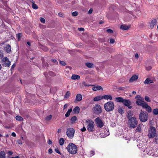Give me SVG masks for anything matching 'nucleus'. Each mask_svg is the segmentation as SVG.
I'll use <instances>...</instances> for the list:
<instances>
[{
  "label": "nucleus",
  "mask_w": 158,
  "mask_h": 158,
  "mask_svg": "<svg viewBox=\"0 0 158 158\" xmlns=\"http://www.w3.org/2000/svg\"><path fill=\"white\" fill-rule=\"evenodd\" d=\"M115 99L117 102L123 103L125 106H127L129 109H131L132 107V106H130L131 104V102L128 100L124 99L120 97L116 98Z\"/></svg>",
  "instance_id": "1"
},
{
  "label": "nucleus",
  "mask_w": 158,
  "mask_h": 158,
  "mask_svg": "<svg viewBox=\"0 0 158 158\" xmlns=\"http://www.w3.org/2000/svg\"><path fill=\"white\" fill-rule=\"evenodd\" d=\"M66 148L68 152L72 154H75L77 152V147L73 143H69Z\"/></svg>",
  "instance_id": "2"
},
{
  "label": "nucleus",
  "mask_w": 158,
  "mask_h": 158,
  "mask_svg": "<svg viewBox=\"0 0 158 158\" xmlns=\"http://www.w3.org/2000/svg\"><path fill=\"white\" fill-rule=\"evenodd\" d=\"M114 107V105L112 102H108L105 104L104 108L107 112H110L113 111Z\"/></svg>",
  "instance_id": "3"
},
{
  "label": "nucleus",
  "mask_w": 158,
  "mask_h": 158,
  "mask_svg": "<svg viewBox=\"0 0 158 158\" xmlns=\"http://www.w3.org/2000/svg\"><path fill=\"white\" fill-rule=\"evenodd\" d=\"M138 122L136 118L135 117H133L129 119L128 125L130 128H134L137 126Z\"/></svg>",
  "instance_id": "4"
},
{
  "label": "nucleus",
  "mask_w": 158,
  "mask_h": 158,
  "mask_svg": "<svg viewBox=\"0 0 158 158\" xmlns=\"http://www.w3.org/2000/svg\"><path fill=\"white\" fill-rule=\"evenodd\" d=\"M86 123L87 124V129L89 132H92L94 130V123L91 120L87 119L86 121Z\"/></svg>",
  "instance_id": "5"
},
{
  "label": "nucleus",
  "mask_w": 158,
  "mask_h": 158,
  "mask_svg": "<svg viewBox=\"0 0 158 158\" xmlns=\"http://www.w3.org/2000/svg\"><path fill=\"white\" fill-rule=\"evenodd\" d=\"M140 120L142 122H145L148 119V114L146 112L141 111L139 115Z\"/></svg>",
  "instance_id": "6"
},
{
  "label": "nucleus",
  "mask_w": 158,
  "mask_h": 158,
  "mask_svg": "<svg viewBox=\"0 0 158 158\" xmlns=\"http://www.w3.org/2000/svg\"><path fill=\"white\" fill-rule=\"evenodd\" d=\"M148 136L150 138H154L156 134V131L155 128L151 126L149 130Z\"/></svg>",
  "instance_id": "7"
},
{
  "label": "nucleus",
  "mask_w": 158,
  "mask_h": 158,
  "mask_svg": "<svg viewBox=\"0 0 158 158\" xmlns=\"http://www.w3.org/2000/svg\"><path fill=\"white\" fill-rule=\"evenodd\" d=\"M3 48L4 50L7 53L10 52L11 51V47L9 44H5L4 43H2L0 44V48Z\"/></svg>",
  "instance_id": "8"
},
{
  "label": "nucleus",
  "mask_w": 158,
  "mask_h": 158,
  "mask_svg": "<svg viewBox=\"0 0 158 158\" xmlns=\"http://www.w3.org/2000/svg\"><path fill=\"white\" fill-rule=\"evenodd\" d=\"M75 132L74 129L72 128H69L67 129L66 134L69 138H72L74 136Z\"/></svg>",
  "instance_id": "9"
},
{
  "label": "nucleus",
  "mask_w": 158,
  "mask_h": 158,
  "mask_svg": "<svg viewBox=\"0 0 158 158\" xmlns=\"http://www.w3.org/2000/svg\"><path fill=\"white\" fill-rule=\"evenodd\" d=\"M93 110L94 113L96 114H99L102 112V108L100 106L97 104L94 107Z\"/></svg>",
  "instance_id": "10"
},
{
  "label": "nucleus",
  "mask_w": 158,
  "mask_h": 158,
  "mask_svg": "<svg viewBox=\"0 0 158 158\" xmlns=\"http://www.w3.org/2000/svg\"><path fill=\"white\" fill-rule=\"evenodd\" d=\"M95 122L98 127L102 128L104 125V123L102 120L99 117L95 118Z\"/></svg>",
  "instance_id": "11"
},
{
  "label": "nucleus",
  "mask_w": 158,
  "mask_h": 158,
  "mask_svg": "<svg viewBox=\"0 0 158 158\" xmlns=\"http://www.w3.org/2000/svg\"><path fill=\"white\" fill-rule=\"evenodd\" d=\"M3 65L5 66L9 67L10 65V62L9 61V59L7 57H5L2 59Z\"/></svg>",
  "instance_id": "12"
},
{
  "label": "nucleus",
  "mask_w": 158,
  "mask_h": 158,
  "mask_svg": "<svg viewBox=\"0 0 158 158\" xmlns=\"http://www.w3.org/2000/svg\"><path fill=\"white\" fill-rule=\"evenodd\" d=\"M131 27L130 25H126V24H122L121 25L120 28L123 30H127L129 29Z\"/></svg>",
  "instance_id": "13"
},
{
  "label": "nucleus",
  "mask_w": 158,
  "mask_h": 158,
  "mask_svg": "<svg viewBox=\"0 0 158 158\" xmlns=\"http://www.w3.org/2000/svg\"><path fill=\"white\" fill-rule=\"evenodd\" d=\"M103 99H104L107 100H111L112 99V97L110 95H106L102 96Z\"/></svg>",
  "instance_id": "14"
},
{
  "label": "nucleus",
  "mask_w": 158,
  "mask_h": 158,
  "mask_svg": "<svg viewBox=\"0 0 158 158\" xmlns=\"http://www.w3.org/2000/svg\"><path fill=\"white\" fill-rule=\"evenodd\" d=\"M157 21L156 19L152 20L150 23V27L151 28H153L154 26L157 24Z\"/></svg>",
  "instance_id": "15"
},
{
  "label": "nucleus",
  "mask_w": 158,
  "mask_h": 158,
  "mask_svg": "<svg viewBox=\"0 0 158 158\" xmlns=\"http://www.w3.org/2000/svg\"><path fill=\"white\" fill-rule=\"evenodd\" d=\"M138 75H133L129 80V81L130 82H132L135 81L136 80L138 79Z\"/></svg>",
  "instance_id": "16"
},
{
  "label": "nucleus",
  "mask_w": 158,
  "mask_h": 158,
  "mask_svg": "<svg viewBox=\"0 0 158 158\" xmlns=\"http://www.w3.org/2000/svg\"><path fill=\"white\" fill-rule=\"evenodd\" d=\"M92 89L94 91L100 90H103V88L101 86L97 85L94 87L92 88Z\"/></svg>",
  "instance_id": "17"
},
{
  "label": "nucleus",
  "mask_w": 158,
  "mask_h": 158,
  "mask_svg": "<svg viewBox=\"0 0 158 158\" xmlns=\"http://www.w3.org/2000/svg\"><path fill=\"white\" fill-rule=\"evenodd\" d=\"M82 99V96L80 94H78L76 96L75 101L79 102Z\"/></svg>",
  "instance_id": "18"
},
{
  "label": "nucleus",
  "mask_w": 158,
  "mask_h": 158,
  "mask_svg": "<svg viewBox=\"0 0 158 158\" xmlns=\"http://www.w3.org/2000/svg\"><path fill=\"white\" fill-rule=\"evenodd\" d=\"M80 109L78 106H76L73 110V112L74 113H78L79 112Z\"/></svg>",
  "instance_id": "19"
},
{
  "label": "nucleus",
  "mask_w": 158,
  "mask_h": 158,
  "mask_svg": "<svg viewBox=\"0 0 158 158\" xmlns=\"http://www.w3.org/2000/svg\"><path fill=\"white\" fill-rule=\"evenodd\" d=\"M80 77L79 75L73 74L71 77V78L72 80H79L80 79Z\"/></svg>",
  "instance_id": "20"
},
{
  "label": "nucleus",
  "mask_w": 158,
  "mask_h": 158,
  "mask_svg": "<svg viewBox=\"0 0 158 158\" xmlns=\"http://www.w3.org/2000/svg\"><path fill=\"white\" fill-rule=\"evenodd\" d=\"M102 99H103L102 96H99L95 97L93 100L95 102H97Z\"/></svg>",
  "instance_id": "21"
},
{
  "label": "nucleus",
  "mask_w": 158,
  "mask_h": 158,
  "mask_svg": "<svg viewBox=\"0 0 158 158\" xmlns=\"http://www.w3.org/2000/svg\"><path fill=\"white\" fill-rule=\"evenodd\" d=\"M85 65L89 68H92L94 66L93 63L87 62L85 64Z\"/></svg>",
  "instance_id": "22"
},
{
  "label": "nucleus",
  "mask_w": 158,
  "mask_h": 158,
  "mask_svg": "<svg viewBox=\"0 0 158 158\" xmlns=\"http://www.w3.org/2000/svg\"><path fill=\"white\" fill-rule=\"evenodd\" d=\"M152 83V81L149 78H147L144 81V83L145 84H148Z\"/></svg>",
  "instance_id": "23"
},
{
  "label": "nucleus",
  "mask_w": 158,
  "mask_h": 158,
  "mask_svg": "<svg viewBox=\"0 0 158 158\" xmlns=\"http://www.w3.org/2000/svg\"><path fill=\"white\" fill-rule=\"evenodd\" d=\"M144 102V100L137 101L136 103L138 106H142Z\"/></svg>",
  "instance_id": "24"
},
{
  "label": "nucleus",
  "mask_w": 158,
  "mask_h": 158,
  "mask_svg": "<svg viewBox=\"0 0 158 158\" xmlns=\"http://www.w3.org/2000/svg\"><path fill=\"white\" fill-rule=\"evenodd\" d=\"M135 99L138 100V101L139 100H144V99L142 97L139 95H137L135 97Z\"/></svg>",
  "instance_id": "25"
},
{
  "label": "nucleus",
  "mask_w": 158,
  "mask_h": 158,
  "mask_svg": "<svg viewBox=\"0 0 158 158\" xmlns=\"http://www.w3.org/2000/svg\"><path fill=\"white\" fill-rule=\"evenodd\" d=\"M72 110V108H70L68 110L67 113L65 114V116L66 117H68L69 116L70 113Z\"/></svg>",
  "instance_id": "26"
},
{
  "label": "nucleus",
  "mask_w": 158,
  "mask_h": 158,
  "mask_svg": "<svg viewBox=\"0 0 158 158\" xmlns=\"http://www.w3.org/2000/svg\"><path fill=\"white\" fill-rule=\"evenodd\" d=\"M142 126V124H139V125L136 128V131L139 132H140L141 131Z\"/></svg>",
  "instance_id": "27"
},
{
  "label": "nucleus",
  "mask_w": 158,
  "mask_h": 158,
  "mask_svg": "<svg viewBox=\"0 0 158 158\" xmlns=\"http://www.w3.org/2000/svg\"><path fill=\"white\" fill-rule=\"evenodd\" d=\"M5 153L4 151H2L0 152V158H5Z\"/></svg>",
  "instance_id": "28"
},
{
  "label": "nucleus",
  "mask_w": 158,
  "mask_h": 158,
  "mask_svg": "<svg viewBox=\"0 0 158 158\" xmlns=\"http://www.w3.org/2000/svg\"><path fill=\"white\" fill-rule=\"evenodd\" d=\"M16 119L19 121H21L23 120V118L20 116H17L15 117Z\"/></svg>",
  "instance_id": "29"
},
{
  "label": "nucleus",
  "mask_w": 158,
  "mask_h": 158,
  "mask_svg": "<svg viewBox=\"0 0 158 158\" xmlns=\"http://www.w3.org/2000/svg\"><path fill=\"white\" fill-rule=\"evenodd\" d=\"M133 115V114L132 113L131 111H128L127 113V117L129 119L131 118H132V117H131Z\"/></svg>",
  "instance_id": "30"
},
{
  "label": "nucleus",
  "mask_w": 158,
  "mask_h": 158,
  "mask_svg": "<svg viewBox=\"0 0 158 158\" xmlns=\"http://www.w3.org/2000/svg\"><path fill=\"white\" fill-rule=\"evenodd\" d=\"M64 140L63 138H61L59 140V143L60 145H62L64 143Z\"/></svg>",
  "instance_id": "31"
},
{
  "label": "nucleus",
  "mask_w": 158,
  "mask_h": 158,
  "mask_svg": "<svg viewBox=\"0 0 158 158\" xmlns=\"http://www.w3.org/2000/svg\"><path fill=\"white\" fill-rule=\"evenodd\" d=\"M70 95V93L69 91H68L66 92L65 94V95L64 97L65 98H68L69 97Z\"/></svg>",
  "instance_id": "32"
},
{
  "label": "nucleus",
  "mask_w": 158,
  "mask_h": 158,
  "mask_svg": "<svg viewBox=\"0 0 158 158\" xmlns=\"http://www.w3.org/2000/svg\"><path fill=\"white\" fill-rule=\"evenodd\" d=\"M77 120V117L76 116H73L71 119V121L72 123L74 122Z\"/></svg>",
  "instance_id": "33"
},
{
  "label": "nucleus",
  "mask_w": 158,
  "mask_h": 158,
  "mask_svg": "<svg viewBox=\"0 0 158 158\" xmlns=\"http://www.w3.org/2000/svg\"><path fill=\"white\" fill-rule=\"evenodd\" d=\"M95 154V152L94 151L92 150L90 152V154H88V156L89 157H91V156L94 155Z\"/></svg>",
  "instance_id": "34"
},
{
  "label": "nucleus",
  "mask_w": 158,
  "mask_h": 158,
  "mask_svg": "<svg viewBox=\"0 0 158 158\" xmlns=\"http://www.w3.org/2000/svg\"><path fill=\"white\" fill-rule=\"evenodd\" d=\"M52 116L51 115H50L48 116H47L45 120L47 121H50L51 119L52 118Z\"/></svg>",
  "instance_id": "35"
},
{
  "label": "nucleus",
  "mask_w": 158,
  "mask_h": 158,
  "mask_svg": "<svg viewBox=\"0 0 158 158\" xmlns=\"http://www.w3.org/2000/svg\"><path fill=\"white\" fill-rule=\"evenodd\" d=\"M118 111L120 114H122L123 113V109L120 107H119L118 108Z\"/></svg>",
  "instance_id": "36"
},
{
  "label": "nucleus",
  "mask_w": 158,
  "mask_h": 158,
  "mask_svg": "<svg viewBox=\"0 0 158 158\" xmlns=\"http://www.w3.org/2000/svg\"><path fill=\"white\" fill-rule=\"evenodd\" d=\"M153 113L155 115L158 114V109H154L153 110Z\"/></svg>",
  "instance_id": "37"
},
{
  "label": "nucleus",
  "mask_w": 158,
  "mask_h": 158,
  "mask_svg": "<svg viewBox=\"0 0 158 158\" xmlns=\"http://www.w3.org/2000/svg\"><path fill=\"white\" fill-rule=\"evenodd\" d=\"M148 106V105L147 103L144 102V103H143L142 106L143 108L146 109Z\"/></svg>",
  "instance_id": "38"
},
{
  "label": "nucleus",
  "mask_w": 158,
  "mask_h": 158,
  "mask_svg": "<svg viewBox=\"0 0 158 158\" xmlns=\"http://www.w3.org/2000/svg\"><path fill=\"white\" fill-rule=\"evenodd\" d=\"M32 7L33 8L35 9H37L38 8L37 5L35 4V3L32 4Z\"/></svg>",
  "instance_id": "39"
},
{
  "label": "nucleus",
  "mask_w": 158,
  "mask_h": 158,
  "mask_svg": "<svg viewBox=\"0 0 158 158\" xmlns=\"http://www.w3.org/2000/svg\"><path fill=\"white\" fill-rule=\"evenodd\" d=\"M146 110L149 112H151L152 111V109L151 107L149 106L148 105L147 106V107L146 109Z\"/></svg>",
  "instance_id": "40"
},
{
  "label": "nucleus",
  "mask_w": 158,
  "mask_h": 158,
  "mask_svg": "<svg viewBox=\"0 0 158 158\" xmlns=\"http://www.w3.org/2000/svg\"><path fill=\"white\" fill-rule=\"evenodd\" d=\"M22 36V34L21 33H19L17 35V36L19 40L20 39V38Z\"/></svg>",
  "instance_id": "41"
},
{
  "label": "nucleus",
  "mask_w": 158,
  "mask_h": 158,
  "mask_svg": "<svg viewBox=\"0 0 158 158\" xmlns=\"http://www.w3.org/2000/svg\"><path fill=\"white\" fill-rule=\"evenodd\" d=\"M72 15L73 16H77L78 15V13L77 11H75V12H73V13H72Z\"/></svg>",
  "instance_id": "42"
},
{
  "label": "nucleus",
  "mask_w": 158,
  "mask_h": 158,
  "mask_svg": "<svg viewBox=\"0 0 158 158\" xmlns=\"http://www.w3.org/2000/svg\"><path fill=\"white\" fill-rule=\"evenodd\" d=\"M145 99L146 101L148 102H150V100L149 97L147 96H145Z\"/></svg>",
  "instance_id": "43"
},
{
  "label": "nucleus",
  "mask_w": 158,
  "mask_h": 158,
  "mask_svg": "<svg viewBox=\"0 0 158 158\" xmlns=\"http://www.w3.org/2000/svg\"><path fill=\"white\" fill-rule=\"evenodd\" d=\"M60 63L62 65H63V66H64L66 65V63L63 61H61L60 60Z\"/></svg>",
  "instance_id": "44"
},
{
  "label": "nucleus",
  "mask_w": 158,
  "mask_h": 158,
  "mask_svg": "<svg viewBox=\"0 0 158 158\" xmlns=\"http://www.w3.org/2000/svg\"><path fill=\"white\" fill-rule=\"evenodd\" d=\"M83 84L85 86H93V85H90L87 84L85 82H83Z\"/></svg>",
  "instance_id": "45"
},
{
  "label": "nucleus",
  "mask_w": 158,
  "mask_h": 158,
  "mask_svg": "<svg viewBox=\"0 0 158 158\" xmlns=\"http://www.w3.org/2000/svg\"><path fill=\"white\" fill-rule=\"evenodd\" d=\"M40 21L41 22L43 23H44L45 22V19L42 18H40Z\"/></svg>",
  "instance_id": "46"
},
{
  "label": "nucleus",
  "mask_w": 158,
  "mask_h": 158,
  "mask_svg": "<svg viewBox=\"0 0 158 158\" xmlns=\"http://www.w3.org/2000/svg\"><path fill=\"white\" fill-rule=\"evenodd\" d=\"M58 15L60 17H64V15L61 13H58Z\"/></svg>",
  "instance_id": "47"
},
{
  "label": "nucleus",
  "mask_w": 158,
  "mask_h": 158,
  "mask_svg": "<svg viewBox=\"0 0 158 158\" xmlns=\"http://www.w3.org/2000/svg\"><path fill=\"white\" fill-rule=\"evenodd\" d=\"M106 31L109 33H112L113 32V31L110 29H108L106 30Z\"/></svg>",
  "instance_id": "48"
},
{
  "label": "nucleus",
  "mask_w": 158,
  "mask_h": 158,
  "mask_svg": "<svg viewBox=\"0 0 158 158\" xmlns=\"http://www.w3.org/2000/svg\"><path fill=\"white\" fill-rule=\"evenodd\" d=\"M17 142L18 144L20 145H22V141L19 139L17 140Z\"/></svg>",
  "instance_id": "49"
},
{
  "label": "nucleus",
  "mask_w": 158,
  "mask_h": 158,
  "mask_svg": "<svg viewBox=\"0 0 158 158\" xmlns=\"http://www.w3.org/2000/svg\"><path fill=\"white\" fill-rule=\"evenodd\" d=\"M152 69V67L151 66H148L146 67V69L147 70H150Z\"/></svg>",
  "instance_id": "50"
},
{
  "label": "nucleus",
  "mask_w": 158,
  "mask_h": 158,
  "mask_svg": "<svg viewBox=\"0 0 158 158\" xmlns=\"http://www.w3.org/2000/svg\"><path fill=\"white\" fill-rule=\"evenodd\" d=\"M110 42L111 44H113L114 42V40L113 39H110Z\"/></svg>",
  "instance_id": "51"
},
{
  "label": "nucleus",
  "mask_w": 158,
  "mask_h": 158,
  "mask_svg": "<svg viewBox=\"0 0 158 158\" xmlns=\"http://www.w3.org/2000/svg\"><path fill=\"white\" fill-rule=\"evenodd\" d=\"M68 106V104L66 103V104H65V105H64V108H63L64 110V109H66V108H67Z\"/></svg>",
  "instance_id": "52"
},
{
  "label": "nucleus",
  "mask_w": 158,
  "mask_h": 158,
  "mask_svg": "<svg viewBox=\"0 0 158 158\" xmlns=\"http://www.w3.org/2000/svg\"><path fill=\"white\" fill-rule=\"evenodd\" d=\"M93 9H90L89 10L88 13L89 14H91L93 12Z\"/></svg>",
  "instance_id": "53"
},
{
  "label": "nucleus",
  "mask_w": 158,
  "mask_h": 158,
  "mask_svg": "<svg viewBox=\"0 0 158 158\" xmlns=\"http://www.w3.org/2000/svg\"><path fill=\"white\" fill-rule=\"evenodd\" d=\"M86 129L85 127H84L82 128H81V130L82 131H83V132L85 131H86Z\"/></svg>",
  "instance_id": "54"
},
{
  "label": "nucleus",
  "mask_w": 158,
  "mask_h": 158,
  "mask_svg": "<svg viewBox=\"0 0 158 158\" xmlns=\"http://www.w3.org/2000/svg\"><path fill=\"white\" fill-rule=\"evenodd\" d=\"M125 89H126V88L124 87H120L119 88V89L122 90H124Z\"/></svg>",
  "instance_id": "55"
},
{
  "label": "nucleus",
  "mask_w": 158,
  "mask_h": 158,
  "mask_svg": "<svg viewBox=\"0 0 158 158\" xmlns=\"http://www.w3.org/2000/svg\"><path fill=\"white\" fill-rule=\"evenodd\" d=\"M48 143L49 144H51L52 143V141L50 139H49L48 141Z\"/></svg>",
  "instance_id": "56"
},
{
  "label": "nucleus",
  "mask_w": 158,
  "mask_h": 158,
  "mask_svg": "<svg viewBox=\"0 0 158 158\" xmlns=\"http://www.w3.org/2000/svg\"><path fill=\"white\" fill-rule=\"evenodd\" d=\"M55 151H56V153H58V154H60V151H59V150L58 149H55Z\"/></svg>",
  "instance_id": "57"
},
{
  "label": "nucleus",
  "mask_w": 158,
  "mask_h": 158,
  "mask_svg": "<svg viewBox=\"0 0 158 158\" xmlns=\"http://www.w3.org/2000/svg\"><path fill=\"white\" fill-rule=\"evenodd\" d=\"M78 30L80 31H83L84 30V29L83 28H79Z\"/></svg>",
  "instance_id": "58"
},
{
  "label": "nucleus",
  "mask_w": 158,
  "mask_h": 158,
  "mask_svg": "<svg viewBox=\"0 0 158 158\" xmlns=\"http://www.w3.org/2000/svg\"><path fill=\"white\" fill-rule=\"evenodd\" d=\"M52 149L51 148H49V149H48V152L50 154H51V153H52Z\"/></svg>",
  "instance_id": "59"
},
{
  "label": "nucleus",
  "mask_w": 158,
  "mask_h": 158,
  "mask_svg": "<svg viewBox=\"0 0 158 158\" xmlns=\"http://www.w3.org/2000/svg\"><path fill=\"white\" fill-rule=\"evenodd\" d=\"M8 154L10 155H11L13 154V152L11 151H9L8 152Z\"/></svg>",
  "instance_id": "60"
},
{
  "label": "nucleus",
  "mask_w": 158,
  "mask_h": 158,
  "mask_svg": "<svg viewBox=\"0 0 158 158\" xmlns=\"http://www.w3.org/2000/svg\"><path fill=\"white\" fill-rule=\"evenodd\" d=\"M155 140L156 143H158V136H156L155 138Z\"/></svg>",
  "instance_id": "61"
},
{
  "label": "nucleus",
  "mask_w": 158,
  "mask_h": 158,
  "mask_svg": "<svg viewBox=\"0 0 158 158\" xmlns=\"http://www.w3.org/2000/svg\"><path fill=\"white\" fill-rule=\"evenodd\" d=\"M11 135L13 136L14 137H15L16 136V134L14 132H13L12 133Z\"/></svg>",
  "instance_id": "62"
},
{
  "label": "nucleus",
  "mask_w": 158,
  "mask_h": 158,
  "mask_svg": "<svg viewBox=\"0 0 158 158\" xmlns=\"http://www.w3.org/2000/svg\"><path fill=\"white\" fill-rule=\"evenodd\" d=\"M3 56V53L2 51L0 50V58L2 57Z\"/></svg>",
  "instance_id": "63"
},
{
  "label": "nucleus",
  "mask_w": 158,
  "mask_h": 158,
  "mask_svg": "<svg viewBox=\"0 0 158 158\" xmlns=\"http://www.w3.org/2000/svg\"><path fill=\"white\" fill-rule=\"evenodd\" d=\"M52 61L54 63H56L57 62V60L55 59H52Z\"/></svg>",
  "instance_id": "64"
}]
</instances>
